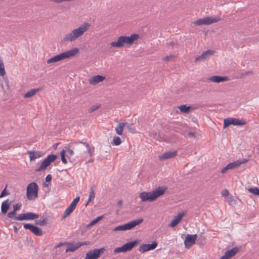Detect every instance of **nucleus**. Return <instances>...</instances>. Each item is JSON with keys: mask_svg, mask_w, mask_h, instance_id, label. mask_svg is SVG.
Instances as JSON below:
<instances>
[{"mask_svg": "<svg viewBox=\"0 0 259 259\" xmlns=\"http://www.w3.org/2000/svg\"><path fill=\"white\" fill-rule=\"evenodd\" d=\"M245 124L244 121L239 120L238 119L234 118H226L224 120V128H226L231 124L234 125H243Z\"/></svg>", "mask_w": 259, "mask_h": 259, "instance_id": "nucleus-11", "label": "nucleus"}, {"mask_svg": "<svg viewBox=\"0 0 259 259\" xmlns=\"http://www.w3.org/2000/svg\"><path fill=\"white\" fill-rule=\"evenodd\" d=\"M234 201V197L233 196H231L230 197H229V203H231L232 202Z\"/></svg>", "mask_w": 259, "mask_h": 259, "instance_id": "nucleus-54", "label": "nucleus"}, {"mask_svg": "<svg viewBox=\"0 0 259 259\" xmlns=\"http://www.w3.org/2000/svg\"><path fill=\"white\" fill-rule=\"evenodd\" d=\"M21 204L20 203H17L13 205V210L12 211L9 212L7 214L8 218L15 220V218H17V216H16V211L21 208Z\"/></svg>", "mask_w": 259, "mask_h": 259, "instance_id": "nucleus-22", "label": "nucleus"}, {"mask_svg": "<svg viewBox=\"0 0 259 259\" xmlns=\"http://www.w3.org/2000/svg\"><path fill=\"white\" fill-rule=\"evenodd\" d=\"M6 83L7 84V87L9 88V82L8 80L6 81Z\"/></svg>", "mask_w": 259, "mask_h": 259, "instance_id": "nucleus-59", "label": "nucleus"}, {"mask_svg": "<svg viewBox=\"0 0 259 259\" xmlns=\"http://www.w3.org/2000/svg\"><path fill=\"white\" fill-rule=\"evenodd\" d=\"M208 80L217 83L224 82L229 80V78L225 76H212L208 79Z\"/></svg>", "mask_w": 259, "mask_h": 259, "instance_id": "nucleus-21", "label": "nucleus"}, {"mask_svg": "<svg viewBox=\"0 0 259 259\" xmlns=\"http://www.w3.org/2000/svg\"><path fill=\"white\" fill-rule=\"evenodd\" d=\"M105 79V76L97 75L91 77L89 79V82L92 85H96L99 82H102Z\"/></svg>", "mask_w": 259, "mask_h": 259, "instance_id": "nucleus-19", "label": "nucleus"}, {"mask_svg": "<svg viewBox=\"0 0 259 259\" xmlns=\"http://www.w3.org/2000/svg\"><path fill=\"white\" fill-rule=\"evenodd\" d=\"M103 218V215H101V216H99L98 217H97L96 219L94 220L93 221H92L88 225V227H89L90 226H93L94 225H95L96 223H97L98 222H99L100 221H101L102 219Z\"/></svg>", "mask_w": 259, "mask_h": 259, "instance_id": "nucleus-36", "label": "nucleus"}, {"mask_svg": "<svg viewBox=\"0 0 259 259\" xmlns=\"http://www.w3.org/2000/svg\"><path fill=\"white\" fill-rule=\"evenodd\" d=\"M252 73V72H251V71H247V72H244V73H243V74H242V75H247V74H249V73Z\"/></svg>", "mask_w": 259, "mask_h": 259, "instance_id": "nucleus-58", "label": "nucleus"}, {"mask_svg": "<svg viewBox=\"0 0 259 259\" xmlns=\"http://www.w3.org/2000/svg\"><path fill=\"white\" fill-rule=\"evenodd\" d=\"M126 124V122H120L115 128V132L118 135H122L124 127Z\"/></svg>", "mask_w": 259, "mask_h": 259, "instance_id": "nucleus-29", "label": "nucleus"}, {"mask_svg": "<svg viewBox=\"0 0 259 259\" xmlns=\"http://www.w3.org/2000/svg\"><path fill=\"white\" fill-rule=\"evenodd\" d=\"M90 242L89 241H85V242H78L77 243V245L79 246V247L81 246H83V245H89L90 244Z\"/></svg>", "mask_w": 259, "mask_h": 259, "instance_id": "nucleus-45", "label": "nucleus"}, {"mask_svg": "<svg viewBox=\"0 0 259 259\" xmlns=\"http://www.w3.org/2000/svg\"><path fill=\"white\" fill-rule=\"evenodd\" d=\"M72 143H70V144H69V146L70 147H71V145H72Z\"/></svg>", "mask_w": 259, "mask_h": 259, "instance_id": "nucleus-62", "label": "nucleus"}, {"mask_svg": "<svg viewBox=\"0 0 259 259\" xmlns=\"http://www.w3.org/2000/svg\"><path fill=\"white\" fill-rule=\"evenodd\" d=\"M150 136L153 138L157 139V133L155 131H152L150 133Z\"/></svg>", "mask_w": 259, "mask_h": 259, "instance_id": "nucleus-46", "label": "nucleus"}, {"mask_svg": "<svg viewBox=\"0 0 259 259\" xmlns=\"http://www.w3.org/2000/svg\"><path fill=\"white\" fill-rule=\"evenodd\" d=\"M13 228H14V232L15 233H17L18 232V230L17 227L16 226H13Z\"/></svg>", "mask_w": 259, "mask_h": 259, "instance_id": "nucleus-57", "label": "nucleus"}, {"mask_svg": "<svg viewBox=\"0 0 259 259\" xmlns=\"http://www.w3.org/2000/svg\"><path fill=\"white\" fill-rule=\"evenodd\" d=\"M93 159H90V160L88 161V162H93Z\"/></svg>", "mask_w": 259, "mask_h": 259, "instance_id": "nucleus-61", "label": "nucleus"}, {"mask_svg": "<svg viewBox=\"0 0 259 259\" xmlns=\"http://www.w3.org/2000/svg\"><path fill=\"white\" fill-rule=\"evenodd\" d=\"M24 228L25 229L29 230L32 233L36 236H40L43 234V232L41 228L31 224H24Z\"/></svg>", "mask_w": 259, "mask_h": 259, "instance_id": "nucleus-12", "label": "nucleus"}, {"mask_svg": "<svg viewBox=\"0 0 259 259\" xmlns=\"http://www.w3.org/2000/svg\"><path fill=\"white\" fill-rule=\"evenodd\" d=\"M229 191L227 189H224L221 193V194L223 196L226 197L229 195Z\"/></svg>", "mask_w": 259, "mask_h": 259, "instance_id": "nucleus-47", "label": "nucleus"}, {"mask_svg": "<svg viewBox=\"0 0 259 259\" xmlns=\"http://www.w3.org/2000/svg\"><path fill=\"white\" fill-rule=\"evenodd\" d=\"M214 53V51L212 50H207L205 51L201 55L195 58V62H197L204 61L208 58L210 56H212Z\"/></svg>", "mask_w": 259, "mask_h": 259, "instance_id": "nucleus-17", "label": "nucleus"}, {"mask_svg": "<svg viewBox=\"0 0 259 259\" xmlns=\"http://www.w3.org/2000/svg\"><path fill=\"white\" fill-rule=\"evenodd\" d=\"M220 259H229L227 255L225 253Z\"/></svg>", "mask_w": 259, "mask_h": 259, "instance_id": "nucleus-56", "label": "nucleus"}, {"mask_svg": "<svg viewBox=\"0 0 259 259\" xmlns=\"http://www.w3.org/2000/svg\"><path fill=\"white\" fill-rule=\"evenodd\" d=\"M258 196H259V188H258Z\"/></svg>", "mask_w": 259, "mask_h": 259, "instance_id": "nucleus-64", "label": "nucleus"}, {"mask_svg": "<svg viewBox=\"0 0 259 259\" xmlns=\"http://www.w3.org/2000/svg\"><path fill=\"white\" fill-rule=\"evenodd\" d=\"M52 177L51 175H48L46 178V182H50L52 180Z\"/></svg>", "mask_w": 259, "mask_h": 259, "instance_id": "nucleus-49", "label": "nucleus"}, {"mask_svg": "<svg viewBox=\"0 0 259 259\" xmlns=\"http://www.w3.org/2000/svg\"><path fill=\"white\" fill-rule=\"evenodd\" d=\"M6 73L5 70V66L3 60L0 57V76H4Z\"/></svg>", "mask_w": 259, "mask_h": 259, "instance_id": "nucleus-32", "label": "nucleus"}, {"mask_svg": "<svg viewBox=\"0 0 259 259\" xmlns=\"http://www.w3.org/2000/svg\"><path fill=\"white\" fill-rule=\"evenodd\" d=\"M28 153L29 155L30 160L31 161L33 160L36 158L41 156V152L39 151H28Z\"/></svg>", "mask_w": 259, "mask_h": 259, "instance_id": "nucleus-25", "label": "nucleus"}, {"mask_svg": "<svg viewBox=\"0 0 259 259\" xmlns=\"http://www.w3.org/2000/svg\"><path fill=\"white\" fill-rule=\"evenodd\" d=\"M157 140H159V141H163V140H165L164 139H163L161 136L159 134L157 136Z\"/></svg>", "mask_w": 259, "mask_h": 259, "instance_id": "nucleus-53", "label": "nucleus"}, {"mask_svg": "<svg viewBox=\"0 0 259 259\" xmlns=\"http://www.w3.org/2000/svg\"><path fill=\"white\" fill-rule=\"evenodd\" d=\"M117 205L118 207H121L122 206V200H119L117 203Z\"/></svg>", "mask_w": 259, "mask_h": 259, "instance_id": "nucleus-52", "label": "nucleus"}, {"mask_svg": "<svg viewBox=\"0 0 259 259\" xmlns=\"http://www.w3.org/2000/svg\"><path fill=\"white\" fill-rule=\"evenodd\" d=\"M39 215L37 214L29 212L19 214L17 218H15V220H34L37 219Z\"/></svg>", "mask_w": 259, "mask_h": 259, "instance_id": "nucleus-10", "label": "nucleus"}, {"mask_svg": "<svg viewBox=\"0 0 259 259\" xmlns=\"http://www.w3.org/2000/svg\"><path fill=\"white\" fill-rule=\"evenodd\" d=\"M185 214V213L183 212H179L177 215L174 216V219L168 225V226L170 227H174L176 226L182 220Z\"/></svg>", "mask_w": 259, "mask_h": 259, "instance_id": "nucleus-18", "label": "nucleus"}, {"mask_svg": "<svg viewBox=\"0 0 259 259\" xmlns=\"http://www.w3.org/2000/svg\"><path fill=\"white\" fill-rule=\"evenodd\" d=\"M167 46H174V45H177L178 43H176V42H175L174 41H170L169 42H167Z\"/></svg>", "mask_w": 259, "mask_h": 259, "instance_id": "nucleus-51", "label": "nucleus"}, {"mask_svg": "<svg viewBox=\"0 0 259 259\" xmlns=\"http://www.w3.org/2000/svg\"><path fill=\"white\" fill-rule=\"evenodd\" d=\"M188 136H189L190 137H195V133H193V132H189V133H188Z\"/></svg>", "mask_w": 259, "mask_h": 259, "instance_id": "nucleus-55", "label": "nucleus"}, {"mask_svg": "<svg viewBox=\"0 0 259 259\" xmlns=\"http://www.w3.org/2000/svg\"><path fill=\"white\" fill-rule=\"evenodd\" d=\"M239 251V249L237 247H235L233 248L232 249L230 250H228L225 252L226 255H227L228 258H230L231 257L234 256Z\"/></svg>", "mask_w": 259, "mask_h": 259, "instance_id": "nucleus-26", "label": "nucleus"}, {"mask_svg": "<svg viewBox=\"0 0 259 259\" xmlns=\"http://www.w3.org/2000/svg\"><path fill=\"white\" fill-rule=\"evenodd\" d=\"M125 252L124 249L122 246L120 247L115 248L114 250V253H119V252Z\"/></svg>", "mask_w": 259, "mask_h": 259, "instance_id": "nucleus-43", "label": "nucleus"}, {"mask_svg": "<svg viewBox=\"0 0 259 259\" xmlns=\"http://www.w3.org/2000/svg\"><path fill=\"white\" fill-rule=\"evenodd\" d=\"M178 151L175 150L173 151H167L163 153L162 154L158 156V159L160 160H164L169 158L175 157L177 155Z\"/></svg>", "mask_w": 259, "mask_h": 259, "instance_id": "nucleus-16", "label": "nucleus"}, {"mask_svg": "<svg viewBox=\"0 0 259 259\" xmlns=\"http://www.w3.org/2000/svg\"><path fill=\"white\" fill-rule=\"evenodd\" d=\"M139 38L138 34L133 33L130 36H120L118 37L116 41L110 43V46L113 48H123L125 45H132L134 42Z\"/></svg>", "mask_w": 259, "mask_h": 259, "instance_id": "nucleus-3", "label": "nucleus"}, {"mask_svg": "<svg viewBox=\"0 0 259 259\" xmlns=\"http://www.w3.org/2000/svg\"><path fill=\"white\" fill-rule=\"evenodd\" d=\"M91 24L88 22H84L77 28L74 29L70 32L66 34L63 38L62 41L65 42H73L78 37L82 36L91 27Z\"/></svg>", "mask_w": 259, "mask_h": 259, "instance_id": "nucleus-1", "label": "nucleus"}, {"mask_svg": "<svg viewBox=\"0 0 259 259\" xmlns=\"http://www.w3.org/2000/svg\"><path fill=\"white\" fill-rule=\"evenodd\" d=\"M139 242L138 240H134V241L127 242L124 244L122 246L124 249V251L126 252L132 250Z\"/></svg>", "mask_w": 259, "mask_h": 259, "instance_id": "nucleus-23", "label": "nucleus"}, {"mask_svg": "<svg viewBox=\"0 0 259 259\" xmlns=\"http://www.w3.org/2000/svg\"><path fill=\"white\" fill-rule=\"evenodd\" d=\"M41 89L40 88H37L36 89H32L30 91L27 92L26 94H25L23 96L24 98H29L33 97L35 94L39 91Z\"/></svg>", "mask_w": 259, "mask_h": 259, "instance_id": "nucleus-27", "label": "nucleus"}, {"mask_svg": "<svg viewBox=\"0 0 259 259\" xmlns=\"http://www.w3.org/2000/svg\"><path fill=\"white\" fill-rule=\"evenodd\" d=\"M229 169H232L234 168H236L240 165V163L238 162L237 160L232 162L230 163L227 165Z\"/></svg>", "mask_w": 259, "mask_h": 259, "instance_id": "nucleus-35", "label": "nucleus"}, {"mask_svg": "<svg viewBox=\"0 0 259 259\" xmlns=\"http://www.w3.org/2000/svg\"><path fill=\"white\" fill-rule=\"evenodd\" d=\"M105 250V248L90 250L86 253L85 259H98Z\"/></svg>", "mask_w": 259, "mask_h": 259, "instance_id": "nucleus-9", "label": "nucleus"}, {"mask_svg": "<svg viewBox=\"0 0 259 259\" xmlns=\"http://www.w3.org/2000/svg\"><path fill=\"white\" fill-rule=\"evenodd\" d=\"M64 245H71V247H68L67 249H66L65 252H73L79 248V246H78L77 244L76 245H73L71 243H69L67 242H60L59 244L55 246V248H59Z\"/></svg>", "mask_w": 259, "mask_h": 259, "instance_id": "nucleus-20", "label": "nucleus"}, {"mask_svg": "<svg viewBox=\"0 0 259 259\" xmlns=\"http://www.w3.org/2000/svg\"><path fill=\"white\" fill-rule=\"evenodd\" d=\"M221 20V18L219 17H206L203 18L199 19L196 20L193 23L197 26L201 25H210L213 23L219 22Z\"/></svg>", "mask_w": 259, "mask_h": 259, "instance_id": "nucleus-7", "label": "nucleus"}, {"mask_svg": "<svg viewBox=\"0 0 259 259\" xmlns=\"http://www.w3.org/2000/svg\"><path fill=\"white\" fill-rule=\"evenodd\" d=\"M60 155L62 162L64 164H66L67 163V161L65 158V150H62L60 152Z\"/></svg>", "mask_w": 259, "mask_h": 259, "instance_id": "nucleus-38", "label": "nucleus"}, {"mask_svg": "<svg viewBox=\"0 0 259 259\" xmlns=\"http://www.w3.org/2000/svg\"><path fill=\"white\" fill-rule=\"evenodd\" d=\"M79 199L80 197L78 196L73 200L69 207L65 210L63 217L64 219L69 216L73 212L76 207V204L79 202Z\"/></svg>", "mask_w": 259, "mask_h": 259, "instance_id": "nucleus-13", "label": "nucleus"}, {"mask_svg": "<svg viewBox=\"0 0 259 259\" xmlns=\"http://www.w3.org/2000/svg\"><path fill=\"white\" fill-rule=\"evenodd\" d=\"M248 191L255 195L258 196V188L257 187L250 188L248 189Z\"/></svg>", "mask_w": 259, "mask_h": 259, "instance_id": "nucleus-37", "label": "nucleus"}, {"mask_svg": "<svg viewBox=\"0 0 259 259\" xmlns=\"http://www.w3.org/2000/svg\"><path fill=\"white\" fill-rule=\"evenodd\" d=\"M176 56L175 55H169L165 56L163 58V60L165 61H170L172 59L175 58Z\"/></svg>", "mask_w": 259, "mask_h": 259, "instance_id": "nucleus-42", "label": "nucleus"}, {"mask_svg": "<svg viewBox=\"0 0 259 259\" xmlns=\"http://www.w3.org/2000/svg\"><path fill=\"white\" fill-rule=\"evenodd\" d=\"M157 245V243L156 241L153 242L152 244H143L140 246L139 250L141 252L144 253L155 249Z\"/></svg>", "mask_w": 259, "mask_h": 259, "instance_id": "nucleus-15", "label": "nucleus"}, {"mask_svg": "<svg viewBox=\"0 0 259 259\" xmlns=\"http://www.w3.org/2000/svg\"><path fill=\"white\" fill-rule=\"evenodd\" d=\"M62 150H65V153H66V156L70 159V157L73 155L74 151L72 149H70L69 147H65Z\"/></svg>", "mask_w": 259, "mask_h": 259, "instance_id": "nucleus-33", "label": "nucleus"}, {"mask_svg": "<svg viewBox=\"0 0 259 259\" xmlns=\"http://www.w3.org/2000/svg\"><path fill=\"white\" fill-rule=\"evenodd\" d=\"M166 188L163 187H159L156 189L149 192H143L139 193V197L142 202L149 201L152 202L155 200L158 197L162 196L165 192Z\"/></svg>", "mask_w": 259, "mask_h": 259, "instance_id": "nucleus-2", "label": "nucleus"}, {"mask_svg": "<svg viewBox=\"0 0 259 259\" xmlns=\"http://www.w3.org/2000/svg\"><path fill=\"white\" fill-rule=\"evenodd\" d=\"M191 108V106H187L186 105H183L179 107L181 112L184 113H188Z\"/></svg>", "mask_w": 259, "mask_h": 259, "instance_id": "nucleus-31", "label": "nucleus"}, {"mask_svg": "<svg viewBox=\"0 0 259 259\" xmlns=\"http://www.w3.org/2000/svg\"><path fill=\"white\" fill-rule=\"evenodd\" d=\"M197 237V234H188L184 240V244L187 248H189L192 245L195 243V240Z\"/></svg>", "mask_w": 259, "mask_h": 259, "instance_id": "nucleus-14", "label": "nucleus"}, {"mask_svg": "<svg viewBox=\"0 0 259 259\" xmlns=\"http://www.w3.org/2000/svg\"><path fill=\"white\" fill-rule=\"evenodd\" d=\"M121 143V140L120 137H115L113 139V144L114 145H119Z\"/></svg>", "mask_w": 259, "mask_h": 259, "instance_id": "nucleus-40", "label": "nucleus"}, {"mask_svg": "<svg viewBox=\"0 0 259 259\" xmlns=\"http://www.w3.org/2000/svg\"><path fill=\"white\" fill-rule=\"evenodd\" d=\"M35 224L41 226H46L48 224V219L45 218L43 220H37L35 221Z\"/></svg>", "mask_w": 259, "mask_h": 259, "instance_id": "nucleus-34", "label": "nucleus"}, {"mask_svg": "<svg viewBox=\"0 0 259 259\" xmlns=\"http://www.w3.org/2000/svg\"><path fill=\"white\" fill-rule=\"evenodd\" d=\"M8 194H9V193L7 192L6 188H5L3 190V191L1 192V193L0 194V198H2V197H4L5 196L7 195Z\"/></svg>", "mask_w": 259, "mask_h": 259, "instance_id": "nucleus-44", "label": "nucleus"}, {"mask_svg": "<svg viewBox=\"0 0 259 259\" xmlns=\"http://www.w3.org/2000/svg\"><path fill=\"white\" fill-rule=\"evenodd\" d=\"M228 170H229V168H228V167L227 166V165H226L225 167H224L222 170H221V172L222 174H224L225 173L226 171H227Z\"/></svg>", "mask_w": 259, "mask_h": 259, "instance_id": "nucleus-48", "label": "nucleus"}, {"mask_svg": "<svg viewBox=\"0 0 259 259\" xmlns=\"http://www.w3.org/2000/svg\"><path fill=\"white\" fill-rule=\"evenodd\" d=\"M126 127L128 129L129 131L131 133H135V128L134 127L133 124L128 123L126 122V124L125 125Z\"/></svg>", "mask_w": 259, "mask_h": 259, "instance_id": "nucleus-39", "label": "nucleus"}, {"mask_svg": "<svg viewBox=\"0 0 259 259\" xmlns=\"http://www.w3.org/2000/svg\"><path fill=\"white\" fill-rule=\"evenodd\" d=\"M38 186L35 182H31L27 187V198L29 200H35L38 197Z\"/></svg>", "mask_w": 259, "mask_h": 259, "instance_id": "nucleus-5", "label": "nucleus"}, {"mask_svg": "<svg viewBox=\"0 0 259 259\" xmlns=\"http://www.w3.org/2000/svg\"><path fill=\"white\" fill-rule=\"evenodd\" d=\"M95 186H92L91 188V191H90V195H89V198L88 199L87 203L85 204V206H87L89 202L92 201L95 199Z\"/></svg>", "mask_w": 259, "mask_h": 259, "instance_id": "nucleus-30", "label": "nucleus"}, {"mask_svg": "<svg viewBox=\"0 0 259 259\" xmlns=\"http://www.w3.org/2000/svg\"><path fill=\"white\" fill-rule=\"evenodd\" d=\"M79 52V49L77 48H74L72 50L62 53L60 54L55 56L50 59H48L47 61L48 64L52 63H56L61 61L65 59L69 58L74 56Z\"/></svg>", "mask_w": 259, "mask_h": 259, "instance_id": "nucleus-4", "label": "nucleus"}, {"mask_svg": "<svg viewBox=\"0 0 259 259\" xmlns=\"http://www.w3.org/2000/svg\"><path fill=\"white\" fill-rule=\"evenodd\" d=\"M237 161L240 162L241 165V164L245 163L246 162H247L248 161V160H247L246 159H243L242 160H238Z\"/></svg>", "mask_w": 259, "mask_h": 259, "instance_id": "nucleus-50", "label": "nucleus"}, {"mask_svg": "<svg viewBox=\"0 0 259 259\" xmlns=\"http://www.w3.org/2000/svg\"><path fill=\"white\" fill-rule=\"evenodd\" d=\"M143 222V219H137L135 220H133L128 222L126 224H125L122 225L118 226L116 227H115L113 229V231H126L133 229L137 225H139L141 223Z\"/></svg>", "mask_w": 259, "mask_h": 259, "instance_id": "nucleus-6", "label": "nucleus"}, {"mask_svg": "<svg viewBox=\"0 0 259 259\" xmlns=\"http://www.w3.org/2000/svg\"><path fill=\"white\" fill-rule=\"evenodd\" d=\"M79 143L82 144L83 145H84L86 147V148H87L88 152L89 153L90 156H92L93 154V152L94 151V147L92 148L91 147V146L89 145V144L87 142L80 141V142H79ZM77 143H78V142H75V144H77Z\"/></svg>", "mask_w": 259, "mask_h": 259, "instance_id": "nucleus-28", "label": "nucleus"}, {"mask_svg": "<svg viewBox=\"0 0 259 259\" xmlns=\"http://www.w3.org/2000/svg\"><path fill=\"white\" fill-rule=\"evenodd\" d=\"M57 158V156L55 154H50L47 156L42 162L40 166L35 169L36 171H41L45 170L51 162L54 161Z\"/></svg>", "mask_w": 259, "mask_h": 259, "instance_id": "nucleus-8", "label": "nucleus"}, {"mask_svg": "<svg viewBox=\"0 0 259 259\" xmlns=\"http://www.w3.org/2000/svg\"><path fill=\"white\" fill-rule=\"evenodd\" d=\"M58 143H57V144H56L55 145V148H56V147H57V146H58Z\"/></svg>", "mask_w": 259, "mask_h": 259, "instance_id": "nucleus-63", "label": "nucleus"}, {"mask_svg": "<svg viewBox=\"0 0 259 259\" xmlns=\"http://www.w3.org/2000/svg\"><path fill=\"white\" fill-rule=\"evenodd\" d=\"M11 203V202L9 199H7L2 202L1 205V211L2 213L4 214L7 213Z\"/></svg>", "mask_w": 259, "mask_h": 259, "instance_id": "nucleus-24", "label": "nucleus"}, {"mask_svg": "<svg viewBox=\"0 0 259 259\" xmlns=\"http://www.w3.org/2000/svg\"><path fill=\"white\" fill-rule=\"evenodd\" d=\"M100 107V105L92 106V107H91L89 108V112L90 113H92V112H94V111H95V110H97L98 109H99Z\"/></svg>", "mask_w": 259, "mask_h": 259, "instance_id": "nucleus-41", "label": "nucleus"}, {"mask_svg": "<svg viewBox=\"0 0 259 259\" xmlns=\"http://www.w3.org/2000/svg\"><path fill=\"white\" fill-rule=\"evenodd\" d=\"M199 239L201 240V241H202V242L204 241V239L202 237H200Z\"/></svg>", "mask_w": 259, "mask_h": 259, "instance_id": "nucleus-60", "label": "nucleus"}]
</instances>
